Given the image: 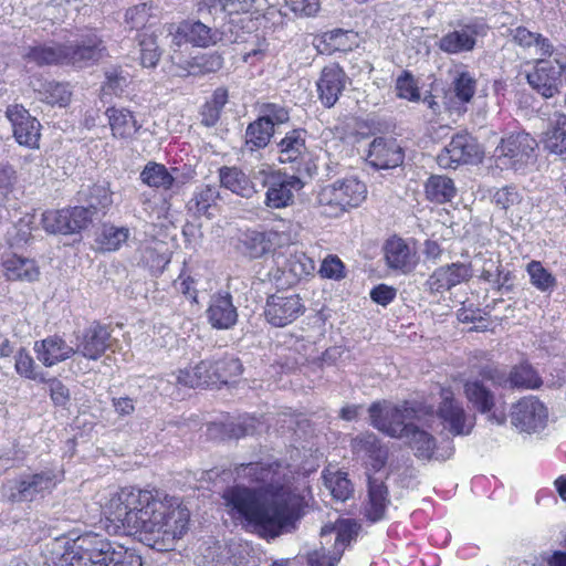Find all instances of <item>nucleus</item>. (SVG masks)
I'll use <instances>...</instances> for the list:
<instances>
[{
	"mask_svg": "<svg viewBox=\"0 0 566 566\" xmlns=\"http://www.w3.org/2000/svg\"><path fill=\"white\" fill-rule=\"evenodd\" d=\"M306 136L307 132L303 128H294L285 134L277 143L281 164H295L300 171V165L308 157Z\"/></svg>",
	"mask_w": 566,
	"mask_h": 566,
	"instance_id": "obj_23",
	"label": "nucleus"
},
{
	"mask_svg": "<svg viewBox=\"0 0 566 566\" xmlns=\"http://www.w3.org/2000/svg\"><path fill=\"white\" fill-rule=\"evenodd\" d=\"M208 555H205L208 560V566H240L239 558L232 553V549L227 545H214L208 548Z\"/></svg>",
	"mask_w": 566,
	"mask_h": 566,
	"instance_id": "obj_53",
	"label": "nucleus"
},
{
	"mask_svg": "<svg viewBox=\"0 0 566 566\" xmlns=\"http://www.w3.org/2000/svg\"><path fill=\"white\" fill-rule=\"evenodd\" d=\"M304 311L305 306L297 294L277 293L268 297L264 315L271 325L283 327L293 323Z\"/></svg>",
	"mask_w": 566,
	"mask_h": 566,
	"instance_id": "obj_14",
	"label": "nucleus"
},
{
	"mask_svg": "<svg viewBox=\"0 0 566 566\" xmlns=\"http://www.w3.org/2000/svg\"><path fill=\"white\" fill-rule=\"evenodd\" d=\"M547 408L536 397L518 400L511 409V423L521 432H536L547 422Z\"/></svg>",
	"mask_w": 566,
	"mask_h": 566,
	"instance_id": "obj_13",
	"label": "nucleus"
},
{
	"mask_svg": "<svg viewBox=\"0 0 566 566\" xmlns=\"http://www.w3.org/2000/svg\"><path fill=\"white\" fill-rule=\"evenodd\" d=\"M27 59L38 65H65V45L54 44L33 46L27 53Z\"/></svg>",
	"mask_w": 566,
	"mask_h": 566,
	"instance_id": "obj_40",
	"label": "nucleus"
},
{
	"mask_svg": "<svg viewBox=\"0 0 566 566\" xmlns=\"http://www.w3.org/2000/svg\"><path fill=\"white\" fill-rule=\"evenodd\" d=\"M75 338V354L91 360H97L111 346V331L98 322H93L83 332L77 333Z\"/></svg>",
	"mask_w": 566,
	"mask_h": 566,
	"instance_id": "obj_18",
	"label": "nucleus"
},
{
	"mask_svg": "<svg viewBox=\"0 0 566 566\" xmlns=\"http://www.w3.org/2000/svg\"><path fill=\"white\" fill-rule=\"evenodd\" d=\"M65 45V65L83 69L98 62L106 48L96 34L83 36L80 41Z\"/></svg>",
	"mask_w": 566,
	"mask_h": 566,
	"instance_id": "obj_17",
	"label": "nucleus"
},
{
	"mask_svg": "<svg viewBox=\"0 0 566 566\" xmlns=\"http://www.w3.org/2000/svg\"><path fill=\"white\" fill-rule=\"evenodd\" d=\"M48 384L50 397L54 405L65 407L71 400L69 388L56 378L50 379Z\"/></svg>",
	"mask_w": 566,
	"mask_h": 566,
	"instance_id": "obj_63",
	"label": "nucleus"
},
{
	"mask_svg": "<svg viewBox=\"0 0 566 566\" xmlns=\"http://www.w3.org/2000/svg\"><path fill=\"white\" fill-rule=\"evenodd\" d=\"M441 398L437 415L433 412L434 418H428L429 424L431 426V421L439 418L444 428L453 436L469 434L474 427V417L467 415L461 402L454 399L451 390L442 389Z\"/></svg>",
	"mask_w": 566,
	"mask_h": 566,
	"instance_id": "obj_10",
	"label": "nucleus"
},
{
	"mask_svg": "<svg viewBox=\"0 0 566 566\" xmlns=\"http://www.w3.org/2000/svg\"><path fill=\"white\" fill-rule=\"evenodd\" d=\"M453 91L455 96L463 103H468L472 99L476 91V81L468 72H461L454 77Z\"/></svg>",
	"mask_w": 566,
	"mask_h": 566,
	"instance_id": "obj_54",
	"label": "nucleus"
},
{
	"mask_svg": "<svg viewBox=\"0 0 566 566\" xmlns=\"http://www.w3.org/2000/svg\"><path fill=\"white\" fill-rule=\"evenodd\" d=\"M241 243L244 248V253L252 259L264 255L271 249V241L266 234L256 230H248L243 233Z\"/></svg>",
	"mask_w": 566,
	"mask_h": 566,
	"instance_id": "obj_44",
	"label": "nucleus"
},
{
	"mask_svg": "<svg viewBox=\"0 0 566 566\" xmlns=\"http://www.w3.org/2000/svg\"><path fill=\"white\" fill-rule=\"evenodd\" d=\"M368 412L374 428L389 437L399 439H403L416 422L430 427L427 418H434L432 407H415L408 402L400 407L374 402Z\"/></svg>",
	"mask_w": 566,
	"mask_h": 566,
	"instance_id": "obj_3",
	"label": "nucleus"
},
{
	"mask_svg": "<svg viewBox=\"0 0 566 566\" xmlns=\"http://www.w3.org/2000/svg\"><path fill=\"white\" fill-rule=\"evenodd\" d=\"M113 136L122 139L132 138L142 127L133 113L125 108L111 107L106 111Z\"/></svg>",
	"mask_w": 566,
	"mask_h": 566,
	"instance_id": "obj_31",
	"label": "nucleus"
},
{
	"mask_svg": "<svg viewBox=\"0 0 566 566\" xmlns=\"http://www.w3.org/2000/svg\"><path fill=\"white\" fill-rule=\"evenodd\" d=\"M349 528H343L336 537L333 549L329 554L324 552L313 551L307 554L308 566H335L342 558L345 546L350 542Z\"/></svg>",
	"mask_w": 566,
	"mask_h": 566,
	"instance_id": "obj_34",
	"label": "nucleus"
},
{
	"mask_svg": "<svg viewBox=\"0 0 566 566\" xmlns=\"http://www.w3.org/2000/svg\"><path fill=\"white\" fill-rule=\"evenodd\" d=\"M481 150L476 139L469 133H458L437 156L442 168H455L459 165L473 164L481 159Z\"/></svg>",
	"mask_w": 566,
	"mask_h": 566,
	"instance_id": "obj_9",
	"label": "nucleus"
},
{
	"mask_svg": "<svg viewBox=\"0 0 566 566\" xmlns=\"http://www.w3.org/2000/svg\"><path fill=\"white\" fill-rule=\"evenodd\" d=\"M207 317L212 327L229 329L238 321V312L230 294L213 295L207 310Z\"/></svg>",
	"mask_w": 566,
	"mask_h": 566,
	"instance_id": "obj_25",
	"label": "nucleus"
},
{
	"mask_svg": "<svg viewBox=\"0 0 566 566\" xmlns=\"http://www.w3.org/2000/svg\"><path fill=\"white\" fill-rule=\"evenodd\" d=\"M506 379L511 387L516 388H537L542 384L541 378L530 365L514 367Z\"/></svg>",
	"mask_w": 566,
	"mask_h": 566,
	"instance_id": "obj_48",
	"label": "nucleus"
},
{
	"mask_svg": "<svg viewBox=\"0 0 566 566\" xmlns=\"http://www.w3.org/2000/svg\"><path fill=\"white\" fill-rule=\"evenodd\" d=\"M198 17L209 22V24H216L218 20L223 21L227 15V10L223 0H200L197 3Z\"/></svg>",
	"mask_w": 566,
	"mask_h": 566,
	"instance_id": "obj_52",
	"label": "nucleus"
},
{
	"mask_svg": "<svg viewBox=\"0 0 566 566\" xmlns=\"http://www.w3.org/2000/svg\"><path fill=\"white\" fill-rule=\"evenodd\" d=\"M35 224L34 214H25L8 231V242L11 247H22L32 239V230Z\"/></svg>",
	"mask_w": 566,
	"mask_h": 566,
	"instance_id": "obj_45",
	"label": "nucleus"
},
{
	"mask_svg": "<svg viewBox=\"0 0 566 566\" xmlns=\"http://www.w3.org/2000/svg\"><path fill=\"white\" fill-rule=\"evenodd\" d=\"M473 276L470 263L454 262L436 269L426 282L431 293H442L469 282Z\"/></svg>",
	"mask_w": 566,
	"mask_h": 566,
	"instance_id": "obj_19",
	"label": "nucleus"
},
{
	"mask_svg": "<svg viewBox=\"0 0 566 566\" xmlns=\"http://www.w3.org/2000/svg\"><path fill=\"white\" fill-rule=\"evenodd\" d=\"M223 56L219 52L200 53L184 64H177L179 76H203L216 73L223 66Z\"/></svg>",
	"mask_w": 566,
	"mask_h": 566,
	"instance_id": "obj_28",
	"label": "nucleus"
},
{
	"mask_svg": "<svg viewBox=\"0 0 566 566\" xmlns=\"http://www.w3.org/2000/svg\"><path fill=\"white\" fill-rule=\"evenodd\" d=\"M368 505L366 516L371 522L381 520L389 504L388 489L382 481L369 478L368 480Z\"/></svg>",
	"mask_w": 566,
	"mask_h": 566,
	"instance_id": "obj_33",
	"label": "nucleus"
},
{
	"mask_svg": "<svg viewBox=\"0 0 566 566\" xmlns=\"http://www.w3.org/2000/svg\"><path fill=\"white\" fill-rule=\"evenodd\" d=\"M403 150L394 138H375L367 155L368 163L377 169L395 168L403 163Z\"/></svg>",
	"mask_w": 566,
	"mask_h": 566,
	"instance_id": "obj_22",
	"label": "nucleus"
},
{
	"mask_svg": "<svg viewBox=\"0 0 566 566\" xmlns=\"http://www.w3.org/2000/svg\"><path fill=\"white\" fill-rule=\"evenodd\" d=\"M113 203L112 193L106 185H94L90 188L87 195V207L91 219L98 211L108 209Z\"/></svg>",
	"mask_w": 566,
	"mask_h": 566,
	"instance_id": "obj_49",
	"label": "nucleus"
},
{
	"mask_svg": "<svg viewBox=\"0 0 566 566\" xmlns=\"http://www.w3.org/2000/svg\"><path fill=\"white\" fill-rule=\"evenodd\" d=\"M129 237L128 228L105 227L102 232V244L108 251H115L126 242Z\"/></svg>",
	"mask_w": 566,
	"mask_h": 566,
	"instance_id": "obj_57",
	"label": "nucleus"
},
{
	"mask_svg": "<svg viewBox=\"0 0 566 566\" xmlns=\"http://www.w3.org/2000/svg\"><path fill=\"white\" fill-rule=\"evenodd\" d=\"M8 280L34 281L39 276V269L33 260L13 255L3 262Z\"/></svg>",
	"mask_w": 566,
	"mask_h": 566,
	"instance_id": "obj_39",
	"label": "nucleus"
},
{
	"mask_svg": "<svg viewBox=\"0 0 566 566\" xmlns=\"http://www.w3.org/2000/svg\"><path fill=\"white\" fill-rule=\"evenodd\" d=\"M349 35H353L350 31H344L342 29H335L325 32L323 38L324 42L333 51H348L352 50V43L349 42Z\"/></svg>",
	"mask_w": 566,
	"mask_h": 566,
	"instance_id": "obj_59",
	"label": "nucleus"
},
{
	"mask_svg": "<svg viewBox=\"0 0 566 566\" xmlns=\"http://www.w3.org/2000/svg\"><path fill=\"white\" fill-rule=\"evenodd\" d=\"M527 273L531 283L542 292L552 291L556 285V280L541 262L532 261L527 264Z\"/></svg>",
	"mask_w": 566,
	"mask_h": 566,
	"instance_id": "obj_51",
	"label": "nucleus"
},
{
	"mask_svg": "<svg viewBox=\"0 0 566 566\" xmlns=\"http://www.w3.org/2000/svg\"><path fill=\"white\" fill-rule=\"evenodd\" d=\"M526 78L531 87L545 98L558 93L560 71L548 61H537L535 69L526 75Z\"/></svg>",
	"mask_w": 566,
	"mask_h": 566,
	"instance_id": "obj_24",
	"label": "nucleus"
},
{
	"mask_svg": "<svg viewBox=\"0 0 566 566\" xmlns=\"http://www.w3.org/2000/svg\"><path fill=\"white\" fill-rule=\"evenodd\" d=\"M537 142L528 133H513L501 139L494 150L497 166L523 170L535 159Z\"/></svg>",
	"mask_w": 566,
	"mask_h": 566,
	"instance_id": "obj_5",
	"label": "nucleus"
},
{
	"mask_svg": "<svg viewBox=\"0 0 566 566\" xmlns=\"http://www.w3.org/2000/svg\"><path fill=\"white\" fill-rule=\"evenodd\" d=\"M41 101L50 105L66 106L71 101L69 84L49 82L39 91Z\"/></svg>",
	"mask_w": 566,
	"mask_h": 566,
	"instance_id": "obj_47",
	"label": "nucleus"
},
{
	"mask_svg": "<svg viewBox=\"0 0 566 566\" xmlns=\"http://www.w3.org/2000/svg\"><path fill=\"white\" fill-rule=\"evenodd\" d=\"M488 27L479 21L459 23L458 29L442 35L439 49L448 54L467 53L474 50L478 38L486 35Z\"/></svg>",
	"mask_w": 566,
	"mask_h": 566,
	"instance_id": "obj_12",
	"label": "nucleus"
},
{
	"mask_svg": "<svg viewBox=\"0 0 566 566\" xmlns=\"http://www.w3.org/2000/svg\"><path fill=\"white\" fill-rule=\"evenodd\" d=\"M349 528L350 531V541L353 539L354 534H356V524L349 520L340 521L336 525H326L321 531V547L315 551L324 552L325 554H329V551L333 549V545L336 542V537L343 528Z\"/></svg>",
	"mask_w": 566,
	"mask_h": 566,
	"instance_id": "obj_50",
	"label": "nucleus"
},
{
	"mask_svg": "<svg viewBox=\"0 0 566 566\" xmlns=\"http://www.w3.org/2000/svg\"><path fill=\"white\" fill-rule=\"evenodd\" d=\"M6 116L11 123L13 137L19 145L39 148L41 124L35 117L31 116L28 109L22 105H10L6 111Z\"/></svg>",
	"mask_w": 566,
	"mask_h": 566,
	"instance_id": "obj_15",
	"label": "nucleus"
},
{
	"mask_svg": "<svg viewBox=\"0 0 566 566\" xmlns=\"http://www.w3.org/2000/svg\"><path fill=\"white\" fill-rule=\"evenodd\" d=\"M323 479L326 489L336 501L344 502L350 496L353 492L352 483L345 472L326 470Z\"/></svg>",
	"mask_w": 566,
	"mask_h": 566,
	"instance_id": "obj_42",
	"label": "nucleus"
},
{
	"mask_svg": "<svg viewBox=\"0 0 566 566\" xmlns=\"http://www.w3.org/2000/svg\"><path fill=\"white\" fill-rule=\"evenodd\" d=\"M212 360V378L214 386L227 385L238 378L242 371L243 366L239 358L234 356H224L220 359Z\"/></svg>",
	"mask_w": 566,
	"mask_h": 566,
	"instance_id": "obj_38",
	"label": "nucleus"
},
{
	"mask_svg": "<svg viewBox=\"0 0 566 566\" xmlns=\"http://www.w3.org/2000/svg\"><path fill=\"white\" fill-rule=\"evenodd\" d=\"M59 480V474L51 469L28 475L17 482L10 494V500L13 502L32 501L36 494L55 488Z\"/></svg>",
	"mask_w": 566,
	"mask_h": 566,
	"instance_id": "obj_20",
	"label": "nucleus"
},
{
	"mask_svg": "<svg viewBox=\"0 0 566 566\" xmlns=\"http://www.w3.org/2000/svg\"><path fill=\"white\" fill-rule=\"evenodd\" d=\"M385 260L387 265L402 273H410L416 266L415 253L407 242L400 238L387 240L385 247Z\"/></svg>",
	"mask_w": 566,
	"mask_h": 566,
	"instance_id": "obj_26",
	"label": "nucleus"
},
{
	"mask_svg": "<svg viewBox=\"0 0 566 566\" xmlns=\"http://www.w3.org/2000/svg\"><path fill=\"white\" fill-rule=\"evenodd\" d=\"M34 350L38 359L46 367L64 361L75 354L74 347L69 346L64 339L57 336L35 342Z\"/></svg>",
	"mask_w": 566,
	"mask_h": 566,
	"instance_id": "obj_27",
	"label": "nucleus"
},
{
	"mask_svg": "<svg viewBox=\"0 0 566 566\" xmlns=\"http://www.w3.org/2000/svg\"><path fill=\"white\" fill-rule=\"evenodd\" d=\"M140 179L151 188H163L165 190L172 188L175 178L168 169L157 163H148L140 172Z\"/></svg>",
	"mask_w": 566,
	"mask_h": 566,
	"instance_id": "obj_41",
	"label": "nucleus"
},
{
	"mask_svg": "<svg viewBox=\"0 0 566 566\" xmlns=\"http://www.w3.org/2000/svg\"><path fill=\"white\" fill-rule=\"evenodd\" d=\"M492 201L501 209L507 210L511 207H514L522 201V195L517 191V189L513 186H505L501 189H497L493 197Z\"/></svg>",
	"mask_w": 566,
	"mask_h": 566,
	"instance_id": "obj_58",
	"label": "nucleus"
},
{
	"mask_svg": "<svg viewBox=\"0 0 566 566\" xmlns=\"http://www.w3.org/2000/svg\"><path fill=\"white\" fill-rule=\"evenodd\" d=\"M150 17V7L147 3H139L129 8L125 14V21L130 29H140L145 27Z\"/></svg>",
	"mask_w": 566,
	"mask_h": 566,
	"instance_id": "obj_60",
	"label": "nucleus"
},
{
	"mask_svg": "<svg viewBox=\"0 0 566 566\" xmlns=\"http://www.w3.org/2000/svg\"><path fill=\"white\" fill-rule=\"evenodd\" d=\"M322 276L333 280H340L345 276L343 262L334 255L327 256L319 269Z\"/></svg>",
	"mask_w": 566,
	"mask_h": 566,
	"instance_id": "obj_64",
	"label": "nucleus"
},
{
	"mask_svg": "<svg viewBox=\"0 0 566 566\" xmlns=\"http://www.w3.org/2000/svg\"><path fill=\"white\" fill-rule=\"evenodd\" d=\"M42 227L51 234H72L91 223L90 209L73 207L61 210H48L42 213Z\"/></svg>",
	"mask_w": 566,
	"mask_h": 566,
	"instance_id": "obj_8",
	"label": "nucleus"
},
{
	"mask_svg": "<svg viewBox=\"0 0 566 566\" xmlns=\"http://www.w3.org/2000/svg\"><path fill=\"white\" fill-rule=\"evenodd\" d=\"M262 112L263 115L260 117L270 122L274 130L275 126L285 124L290 120L289 109L277 104H265Z\"/></svg>",
	"mask_w": 566,
	"mask_h": 566,
	"instance_id": "obj_61",
	"label": "nucleus"
},
{
	"mask_svg": "<svg viewBox=\"0 0 566 566\" xmlns=\"http://www.w3.org/2000/svg\"><path fill=\"white\" fill-rule=\"evenodd\" d=\"M263 184L268 186L265 205L272 209H281L294 203L295 193L304 187V181L295 175L270 174Z\"/></svg>",
	"mask_w": 566,
	"mask_h": 566,
	"instance_id": "obj_11",
	"label": "nucleus"
},
{
	"mask_svg": "<svg viewBox=\"0 0 566 566\" xmlns=\"http://www.w3.org/2000/svg\"><path fill=\"white\" fill-rule=\"evenodd\" d=\"M544 148L552 154L566 153V115L554 113L549 119L548 128L543 139Z\"/></svg>",
	"mask_w": 566,
	"mask_h": 566,
	"instance_id": "obj_32",
	"label": "nucleus"
},
{
	"mask_svg": "<svg viewBox=\"0 0 566 566\" xmlns=\"http://www.w3.org/2000/svg\"><path fill=\"white\" fill-rule=\"evenodd\" d=\"M397 96L411 102L420 101V93L415 77L411 73L405 71L396 81Z\"/></svg>",
	"mask_w": 566,
	"mask_h": 566,
	"instance_id": "obj_56",
	"label": "nucleus"
},
{
	"mask_svg": "<svg viewBox=\"0 0 566 566\" xmlns=\"http://www.w3.org/2000/svg\"><path fill=\"white\" fill-rule=\"evenodd\" d=\"M107 520L128 533H139L157 551H171L188 530L189 510L158 491L122 488L104 505Z\"/></svg>",
	"mask_w": 566,
	"mask_h": 566,
	"instance_id": "obj_2",
	"label": "nucleus"
},
{
	"mask_svg": "<svg viewBox=\"0 0 566 566\" xmlns=\"http://www.w3.org/2000/svg\"><path fill=\"white\" fill-rule=\"evenodd\" d=\"M15 370L28 379L38 378L34 360L24 348H21L15 355Z\"/></svg>",
	"mask_w": 566,
	"mask_h": 566,
	"instance_id": "obj_62",
	"label": "nucleus"
},
{
	"mask_svg": "<svg viewBox=\"0 0 566 566\" xmlns=\"http://www.w3.org/2000/svg\"><path fill=\"white\" fill-rule=\"evenodd\" d=\"M464 394L476 411L488 415L490 422L499 426L506 422L505 410L496 408L495 395L483 380H468L464 384Z\"/></svg>",
	"mask_w": 566,
	"mask_h": 566,
	"instance_id": "obj_16",
	"label": "nucleus"
},
{
	"mask_svg": "<svg viewBox=\"0 0 566 566\" xmlns=\"http://www.w3.org/2000/svg\"><path fill=\"white\" fill-rule=\"evenodd\" d=\"M352 448L358 457L370 458L376 470L381 469L387 461L388 451L380 444L377 436L373 432L358 434L352 440Z\"/></svg>",
	"mask_w": 566,
	"mask_h": 566,
	"instance_id": "obj_29",
	"label": "nucleus"
},
{
	"mask_svg": "<svg viewBox=\"0 0 566 566\" xmlns=\"http://www.w3.org/2000/svg\"><path fill=\"white\" fill-rule=\"evenodd\" d=\"M366 193V185L357 178L349 177L324 187L317 196V202L323 214L337 217L348 208L359 206Z\"/></svg>",
	"mask_w": 566,
	"mask_h": 566,
	"instance_id": "obj_4",
	"label": "nucleus"
},
{
	"mask_svg": "<svg viewBox=\"0 0 566 566\" xmlns=\"http://www.w3.org/2000/svg\"><path fill=\"white\" fill-rule=\"evenodd\" d=\"M416 422L407 436L403 438L408 441L409 446L415 450V455L420 459L430 460L434 455L436 439L427 430L422 429Z\"/></svg>",
	"mask_w": 566,
	"mask_h": 566,
	"instance_id": "obj_37",
	"label": "nucleus"
},
{
	"mask_svg": "<svg viewBox=\"0 0 566 566\" xmlns=\"http://www.w3.org/2000/svg\"><path fill=\"white\" fill-rule=\"evenodd\" d=\"M235 474L263 488L234 485L223 491L222 499L232 520L270 538L294 527L298 501L285 486V472L280 462L242 463L235 468Z\"/></svg>",
	"mask_w": 566,
	"mask_h": 566,
	"instance_id": "obj_1",
	"label": "nucleus"
},
{
	"mask_svg": "<svg viewBox=\"0 0 566 566\" xmlns=\"http://www.w3.org/2000/svg\"><path fill=\"white\" fill-rule=\"evenodd\" d=\"M274 133L270 122L258 117L245 129V148L250 151L265 148Z\"/></svg>",
	"mask_w": 566,
	"mask_h": 566,
	"instance_id": "obj_36",
	"label": "nucleus"
},
{
	"mask_svg": "<svg viewBox=\"0 0 566 566\" xmlns=\"http://www.w3.org/2000/svg\"><path fill=\"white\" fill-rule=\"evenodd\" d=\"M219 179L222 187L238 196L250 198L255 193L253 182L238 167H221L219 169Z\"/></svg>",
	"mask_w": 566,
	"mask_h": 566,
	"instance_id": "obj_30",
	"label": "nucleus"
},
{
	"mask_svg": "<svg viewBox=\"0 0 566 566\" xmlns=\"http://www.w3.org/2000/svg\"><path fill=\"white\" fill-rule=\"evenodd\" d=\"M285 266L295 277H303L311 274L314 269V261L304 252H295L290 254Z\"/></svg>",
	"mask_w": 566,
	"mask_h": 566,
	"instance_id": "obj_55",
	"label": "nucleus"
},
{
	"mask_svg": "<svg viewBox=\"0 0 566 566\" xmlns=\"http://www.w3.org/2000/svg\"><path fill=\"white\" fill-rule=\"evenodd\" d=\"M123 547L124 546L109 541L103 535L87 533L75 541L72 553L81 556V558L93 565L98 566L102 564L104 566H111L119 554V549H123Z\"/></svg>",
	"mask_w": 566,
	"mask_h": 566,
	"instance_id": "obj_7",
	"label": "nucleus"
},
{
	"mask_svg": "<svg viewBox=\"0 0 566 566\" xmlns=\"http://www.w3.org/2000/svg\"><path fill=\"white\" fill-rule=\"evenodd\" d=\"M428 200L437 203L451 201L457 195V188L451 178L442 175H432L424 184Z\"/></svg>",
	"mask_w": 566,
	"mask_h": 566,
	"instance_id": "obj_35",
	"label": "nucleus"
},
{
	"mask_svg": "<svg viewBox=\"0 0 566 566\" xmlns=\"http://www.w3.org/2000/svg\"><path fill=\"white\" fill-rule=\"evenodd\" d=\"M219 198V191L216 186L207 185L193 193V197L188 202L189 211L195 214H207Z\"/></svg>",
	"mask_w": 566,
	"mask_h": 566,
	"instance_id": "obj_46",
	"label": "nucleus"
},
{
	"mask_svg": "<svg viewBox=\"0 0 566 566\" xmlns=\"http://www.w3.org/2000/svg\"><path fill=\"white\" fill-rule=\"evenodd\" d=\"M347 75L336 63L326 65L316 83L318 97L324 106L332 107L346 87Z\"/></svg>",
	"mask_w": 566,
	"mask_h": 566,
	"instance_id": "obj_21",
	"label": "nucleus"
},
{
	"mask_svg": "<svg viewBox=\"0 0 566 566\" xmlns=\"http://www.w3.org/2000/svg\"><path fill=\"white\" fill-rule=\"evenodd\" d=\"M138 44L140 64L144 67H156L163 54L157 35L155 33H142L138 35Z\"/></svg>",
	"mask_w": 566,
	"mask_h": 566,
	"instance_id": "obj_43",
	"label": "nucleus"
},
{
	"mask_svg": "<svg viewBox=\"0 0 566 566\" xmlns=\"http://www.w3.org/2000/svg\"><path fill=\"white\" fill-rule=\"evenodd\" d=\"M170 33L172 34V43L178 46L189 43L198 48H208L222 41H235L227 35L226 25L209 24L201 18L184 20Z\"/></svg>",
	"mask_w": 566,
	"mask_h": 566,
	"instance_id": "obj_6",
	"label": "nucleus"
}]
</instances>
